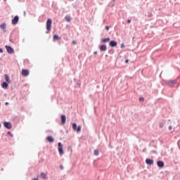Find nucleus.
I'll use <instances>...</instances> for the list:
<instances>
[{"instance_id":"1","label":"nucleus","mask_w":180,"mask_h":180,"mask_svg":"<svg viewBox=\"0 0 180 180\" xmlns=\"http://www.w3.org/2000/svg\"><path fill=\"white\" fill-rule=\"evenodd\" d=\"M53 23V20L51 19H48L46 22V30L48 32L46 33H49L51 30V25Z\"/></svg>"},{"instance_id":"2","label":"nucleus","mask_w":180,"mask_h":180,"mask_svg":"<svg viewBox=\"0 0 180 180\" xmlns=\"http://www.w3.org/2000/svg\"><path fill=\"white\" fill-rule=\"evenodd\" d=\"M72 129L73 130H75V131H77V133H79V131H81V126H79L78 127H77L76 123L72 124Z\"/></svg>"},{"instance_id":"3","label":"nucleus","mask_w":180,"mask_h":180,"mask_svg":"<svg viewBox=\"0 0 180 180\" xmlns=\"http://www.w3.org/2000/svg\"><path fill=\"white\" fill-rule=\"evenodd\" d=\"M58 151L60 155H63V154H64V150H63V144H61L60 142L58 143Z\"/></svg>"},{"instance_id":"4","label":"nucleus","mask_w":180,"mask_h":180,"mask_svg":"<svg viewBox=\"0 0 180 180\" xmlns=\"http://www.w3.org/2000/svg\"><path fill=\"white\" fill-rule=\"evenodd\" d=\"M6 49L8 54H13L15 53V51H13V49L8 45L6 46Z\"/></svg>"},{"instance_id":"5","label":"nucleus","mask_w":180,"mask_h":180,"mask_svg":"<svg viewBox=\"0 0 180 180\" xmlns=\"http://www.w3.org/2000/svg\"><path fill=\"white\" fill-rule=\"evenodd\" d=\"M30 72L27 69H22V77H27L29 76Z\"/></svg>"},{"instance_id":"6","label":"nucleus","mask_w":180,"mask_h":180,"mask_svg":"<svg viewBox=\"0 0 180 180\" xmlns=\"http://www.w3.org/2000/svg\"><path fill=\"white\" fill-rule=\"evenodd\" d=\"M4 124L6 129H12V124L11 122H4Z\"/></svg>"},{"instance_id":"7","label":"nucleus","mask_w":180,"mask_h":180,"mask_svg":"<svg viewBox=\"0 0 180 180\" xmlns=\"http://www.w3.org/2000/svg\"><path fill=\"white\" fill-rule=\"evenodd\" d=\"M18 22H19V16L15 15L14 19L12 20V25H18Z\"/></svg>"},{"instance_id":"8","label":"nucleus","mask_w":180,"mask_h":180,"mask_svg":"<svg viewBox=\"0 0 180 180\" xmlns=\"http://www.w3.org/2000/svg\"><path fill=\"white\" fill-rule=\"evenodd\" d=\"M0 29H1V30H3L4 33H5V32H6V23L1 24Z\"/></svg>"},{"instance_id":"9","label":"nucleus","mask_w":180,"mask_h":180,"mask_svg":"<svg viewBox=\"0 0 180 180\" xmlns=\"http://www.w3.org/2000/svg\"><path fill=\"white\" fill-rule=\"evenodd\" d=\"M146 163L148 165H153L154 164V160H150V159H146Z\"/></svg>"},{"instance_id":"10","label":"nucleus","mask_w":180,"mask_h":180,"mask_svg":"<svg viewBox=\"0 0 180 180\" xmlns=\"http://www.w3.org/2000/svg\"><path fill=\"white\" fill-rule=\"evenodd\" d=\"M109 44L110 47H116V46H117V42H116V41H110Z\"/></svg>"},{"instance_id":"11","label":"nucleus","mask_w":180,"mask_h":180,"mask_svg":"<svg viewBox=\"0 0 180 180\" xmlns=\"http://www.w3.org/2000/svg\"><path fill=\"white\" fill-rule=\"evenodd\" d=\"M66 120H67V118L65 117V115H61V123H62V124H65Z\"/></svg>"},{"instance_id":"12","label":"nucleus","mask_w":180,"mask_h":180,"mask_svg":"<svg viewBox=\"0 0 180 180\" xmlns=\"http://www.w3.org/2000/svg\"><path fill=\"white\" fill-rule=\"evenodd\" d=\"M46 140H48L49 143H54V138L51 136H47Z\"/></svg>"},{"instance_id":"13","label":"nucleus","mask_w":180,"mask_h":180,"mask_svg":"<svg viewBox=\"0 0 180 180\" xmlns=\"http://www.w3.org/2000/svg\"><path fill=\"white\" fill-rule=\"evenodd\" d=\"M40 178L41 179H46L47 178V173L41 172L40 174Z\"/></svg>"},{"instance_id":"14","label":"nucleus","mask_w":180,"mask_h":180,"mask_svg":"<svg viewBox=\"0 0 180 180\" xmlns=\"http://www.w3.org/2000/svg\"><path fill=\"white\" fill-rule=\"evenodd\" d=\"M158 167H160V168H164V162L162 161H158Z\"/></svg>"},{"instance_id":"15","label":"nucleus","mask_w":180,"mask_h":180,"mask_svg":"<svg viewBox=\"0 0 180 180\" xmlns=\"http://www.w3.org/2000/svg\"><path fill=\"white\" fill-rule=\"evenodd\" d=\"M100 50H101V51H106V50H107L106 45H101L100 46Z\"/></svg>"},{"instance_id":"16","label":"nucleus","mask_w":180,"mask_h":180,"mask_svg":"<svg viewBox=\"0 0 180 180\" xmlns=\"http://www.w3.org/2000/svg\"><path fill=\"white\" fill-rule=\"evenodd\" d=\"M5 81H6L8 84L11 83V80H9V76L8 75H4Z\"/></svg>"},{"instance_id":"17","label":"nucleus","mask_w":180,"mask_h":180,"mask_svg":"<svg viewBox=\"0 0 180 180\" xmlns=\"http://www.w3.org/2000/svg\"><path fill=\"white\" fill-rule=\"evenodd\" d=\"M2 88H4V89H6V88H8V84L6 82H3L1 84Z\"/></svg>"},{"instance_id":"18","label":"nucleus","mask_w":180,"mask_h":180,"mask_svg":"<svg viewBox=\"0 0 180 180\" xmlns=\"http://www.w3.org/2000/svg\"><path fill=\"white\" fill-rule=\"evenodd\" d=\"M53 40H61V37H58V35H53Z\"/></svg>"},{"instance_id":"19","label":"nucleus","mask_w":180,"mask_h":180,"mask_svg":"<svg viewBox=\"0 0 180 180\" xmlns=\"http://www.w3.org/2000/svg\"><path fill=\"white\" fill-rule=\"evenodd\" d=\"M102 41H103V43H108V42L110 41V38L103 39Z\"/></svg>"},{"instance_id":"20","label":"nucleus","mask_w":180,"mask_h":180,"mask_svg":"<svg viewBox=\"0 0 180 180\" xmlns=\"http://www.w3.org/2000/svg\"><path fill=\"white\" fill-rule=\"evenodd\" d=\"M65 20L66 22H71V17L70 15H66Z\"/></svg>"},{"instance_id":"21","label":"nucleus","mask_w":180,"mask_h":180,"mask_svg":"<svg viewBox=\"0 0 180 180\" xmlns=\"http://www.w3.org/2000/svg\"><path fill=\"white\" fill-rule=\"evenodd\" d=\"M94 155H99V150H94Z\"/></svg>"},{"instance_id":"22","label":"nucleus","mask_w":180,"mask_h":180,"mask_svg":"<svg viewBox=\"0 0 180 180\" xmlns=\"http://www.w3.org/2000/svg\"><path fill=\"white\" fill-rule=\"evenodd\" d=\"M170 83L172 84H176V81L172 80V81L170 82Z\"/></svg>"},{"instance_id":"23","label":"nucleus","mask_w":180,"mask_h":180,"mask_svg":"<svg viewBox=\"0 0 180 180\" xmlns=\"http://www.w3.org/2000/svg\"><path fill=\"white\" fill-rule=\"evenodd\" d=\"M139 101H141V102H144V98H140Z\"/></svg>"},{"instance_id":"24","label":"nucleus","mask_w":180,"mask_h":180,"mask_svg":"<svg viewBox=\"0 0 180 180\" xmlns=\"http://www.w3.org/2000/svg\"><path fill=\"white\" fill-rule=\"evenodd\" d=\"M8 134L11 136V137H13V135L10 131L8 132Z\"/></svg>"},{"instance_id":"25","label":"nucleus","mask_w":180,"mask_h":180,"mask_svg":"<svg viewBox=\"0 0 180 180\" xmlns=\"http://www.w3.org/2000/svg\"><path fill=\"white\" fill-rule=\"evenodd\" d=\"M160 127L162 129V127H164V124H160Z\"/></svg>"},{"instance_id":"26","label":"nucleus","mask_w":180,"mask_h":180,"mask_svg":"<svg viewBox=\"0 0 180 180\" xmlns=\"http://www.w3.org/2000/svg\"><path fill=\"white\" fill-rule=\"evenodd\" d=\"M72 44L76 45L77 44V41H72Z\"/></svg>"},{"instance_id":"27","label":"nucleus","mask_w":180,"mask_h":180,"mask_svg":"<svg viewBox=\"0 0 180 180\" xmlns=\"http://www.w3.org/2000/svg\"><path fill=\"white\" fill-rule=\"evenodd\" d=\"M60 169H64V167L63 165L60 166Z\"/></svg>"},{"instance_id":"28","label":"nucleus","mask_w":180,"mask_h":180,"mask_svg":"<svg viewBox=\"0 0 180 180\" xmlns=\"http://www.w3.org/2000/svg\"><path fill=\"white\" fill-rule=\"evenodd\" d=\"M127 23H131V20H127Z\"/></svg>"},{"instance_id":"29","label":"nucleus","mask_w":180,"mask_h":180,"mask_svg":"<svg viewBox=\"0 0 180 180\" xmlns=\"http://www.w3.org/2000/svg\"><path fill=\"white\" fill-rule=\"evenodd\" d=\"M106 30H109V26L105 27Z\"/></svg>"},{"instance_id":"30","label":"nucleus","mask_w":180,"mask_h":180,"mask_svg":"<svg viewBox=\"0 0 180 180\" xmlns=\"http://www.w3.org/2000/svg\"><path fill=\"white\" fill-rule=\"evenodd\" d=\"M0 53H4V50H2V49H0Z\"/></svg>"},{"instance_id":"31","label":"nucleus","mask_w":180,"mask_h":180,"mask_svg":"<svg viewBox=\"0 0 180 180\" xmlns=\"http://www.w3.org/2000/svg\"><path fill=\"white\" fill-rule=\"evenodd\" d=\"M33 180H39V176H37V178H35Z\"/></svg>"},{"instance_id":"32","label":"nucleus","mask_w":180,"mask_h":180,"mask_svg":"<svg viewBox=\"0 0 180 180\" xmlns=\"http://www.w3.org/2000/svg\"><path fill=\"white\" fill-rule=\"evenodd\" d=\"M125 63L127 64V63H129V59H127V60H125Z\"/></svg>"},{"instance_id":"33","label":"nucleus","mask_w":180,"mask_h":180,"mask_svg":"<svg viewBox=\"0 0 180 180\" xmlns=\"http://www.w3.org/2000/svg\"><path fill=\"white\" fill-rule=\"evenodd\" d=\"M169 130H172V127H169Z\"/></svg>"},{"instance_id":"34","label":"nucleus","mask_w":180,"mask_h":180,"mask_svg":"<svg viewBox=\"0 0 180 180\" xmlns=\"http://www.w3.org/2000/svg\"><path fill=\"white\" fill-rule=\"evenodd\" d=\"M5 105H9V103L6 102V103H5Z\"/></svg>"},{"instance_id":"35","label":"nucleus","mask_w":180,"mask_h":180,"mask_svg":"<svg viewBox=\"0 0 180 180\" xmlns=\"http://www.w3.org/2000/svg\"><path fill=\"white\" fill-rule=\"evenodd\" d=\"M121 47H122V48L124 47V44H122Z\"/></svg>"},{"instance_id":"36","label":"nucleus","mask_w":180,"mask_h":180,"mask_svg":"<svg viewBox=\"0 0 180 180\" xmlns=\"http://www.w3.org/2000/svg\"><path fill=\"white\" fill-rule=\"evenodd\" d=\"M94 54H96V52H95Z\"/></svg>"},{"instance_id":"37","label":"nucleus","mask_w":180,"mask_h":180,"mask_svg":"<svg viewBox=\"0 0 180 180\" xmlns=\"http://www.w3.org/2000/svg\"><path fill=\"white\" fill-rule=\"evenodd\" d=\"M0 127H1V124H0Z\"/></svg>"}]
</instances>
